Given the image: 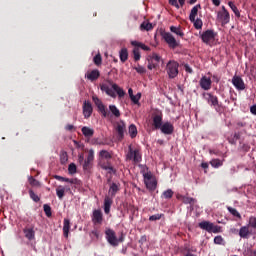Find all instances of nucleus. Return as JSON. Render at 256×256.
I'll return each instance as SVG.
<instances>
[{"mask_svg":"<svg viewBox=\"0 0 256 256\" xmlns=\"http://www.w3.org/2000/svg\"><path fill=\"white\" fill-rule=\"evenodd\" d=\"M100 89L110 97L115 98L117 95L120 99L125 97V90H123V88L119 87L117 84H112V88H110L108 84H101ZM115 93H117V95Z\"/></svg>","mask_w":256,"mask_h":256,"instance_id":"f257e3e1","label":"nucleus"},{"mask_svg":"<svg viewBox=\"0 0 256 256\" xmlns=\"http://www.w3.org/2000/svg\"><path fill=\"white\" fill-rule=\"evenodd\" d=\"M105 235L106 240L111 247H119V243L125 241V235H123V233L117 238V234L111 228L106 229Z\"/></svg>","mask_w":256,"mask_h":256,"instance_id":"f03ea898","label":"nucleus"},{"mask_svg":"<svg viewBox=\"0 0 256 256\" xmlns=\"http://www.w3.org/2000/svg\"><path fill=\"white\" fill-rule=\"evenodd\" d=\"M130 44L132 45V47H134L133 49L134 61H140L141 59V52L139 51V49H143V51H151V48L149 46L137 40L131 41Z\"/></svg>","mask_w":256,"mask_h":256,"instance_id":"7ed1b4c3","label":"nucleus"},{"mask_svg":"<svg viewBox=\"0 0 256 256\" xmlns=\"http://www.w3.org/2000/svg\"><path fill=\"white\" fill-rule=\"evenodd\" d=\"M127 161H134V163H141L142 156H141V149L133 148V145L128 146V153L126 154Z\"/></svg>","mask_w":256,"mask_h":256,"instance_id":"20e7f679","label":"nucleus"},{"mask_svg":"<svg viewBox=\"0 0 256 256\" xmlns=\"http://www.w3.org/2000/svg\"><path fill=\"white\" fill-rule=\"evenodd\" d=\"M142 175L144 178L145 186L148 189V191H155V189H157V180L153 178V174L151 173V171H142Z\"/></svg>","mask_w":256,"mask_h":256,"instance_id":"39448f33","label":"nucleus"},{"mask_svg":"<svg viewBox=\"0 0 256 256\" xmlns=\"http://www.w3.org/2000/svg\"><path fill=\"white\" fill-rule=\"evenodd\" d=\"M147 61H148L147 67L149 71H153V69H157V67H159V63H161V56L153 52L152 54L147 56Z\"/></svg>","mask_w":256,"mask_h":256,"instance_id":"423d86ee","label":"nucleus"},{"mask_svg":"<svg viewBox=\"0 0 256 256\" xmlns=\"http://www.w3.org/2000/svg\"><path fill=\"white\" fill-rule=\"evenodd\" d=\"M169 79H175L179 75V63L175 61H169L166 66Z\"/></svg>","mask_w":256,"mask_h":256,"instance_id":"0eeeda50","label":"nucleus"},{"mask_svg":"<svg viewBox=\"0 0 256 256\" xmlns=\"http://www.w3.org/2000/svg\"><path fill=\"white\" fill-rule=\"evenodd\" d=\"M217 37V32L213 29H208L200 35V38L205 45H210L211 41H215V38Z\"/></svg>","mask_w":256,"mask_h":256,"instance_id":"6e6552de","label":"nucleus"},{"mask_svg":"<svg viewBox=\"0 0 256 256\" xmlns=\"http://www.w3.org/2000/svg\"><path fill=\"white\" fill-rule=\"evenodd\" d=\"M198 227L200 229H203L204 231H207L208 233H220L221 227L215 226L213 223L209 221H202L198 224Z\"/></svg>","mask_w":256,"mask_h":256,"instance_id":"1a4fd4ad","label":"nucleus"},{"mask_svg":"<svg viewBox=\"0 0 256 256\" xmlns=\"http://www.w3.org/2000/svg\"><path fill=\"white\" fill-rule=\"evenodd\" d=\"M217 19L221 22L222 26L229 24V21H231V15L225 6H222V10L218 11Z\"/></svg>","mask_w":256,"mask_h":256,"instance_id":"9d476101","label":"nucleus"},{"mask_svg":"<svg viewBox=\"0 0 256 256\" xmlns=\"http://www.w3.org/2000/svg\"><path fill=\"white\" fill-rule=\"evenodd\" d=\"M202 97L211 107H219V98L211 92H204Z\"/></svg>","mask_w":256,"mask_h":256,"instance_id":"9b49d317","label":"nucleus"},{"mask_svg":"<svg viewBox=\"0 0 256 256\" xmlns=\"http://www.w3.org/2000/svg\"><path fill=\"white\" fill-rule=\"evenodd\" d=\"M163 39L166 41L167 45L170 47V49H177L179 47V41L175 39V36L169 32H165L163 34Z\"/></svg>","mask_w":256,"mask_h":256,"instance_id":"f8f14e48","label":"nucleus"},{"mask_svg":"<svg viewBox=\"0 0 256 256\" xmlns=\"http://www.w3.org/2000/svg\"><path fill=\"white\" fill-rule=\"evenodd\" d=\"M95 159V151L90 149L88 151V156L86 158V160L83 163V170L84 171H91V169H93V161Z\"/></svg>","mask_w":256,"mask_h":256,"instance_id":"ddd939ff","label":"nucleus"},{"mask_svg":"<svg viewBox=\"0 0 256 256\" xmlns=\"http://www.w3.org/2000/svg\"><path fill=\"white\" fill-rule=\"evenodd\" d=\"M153 127L155 129H161L163 125V112L157 110L152 114Z\"/></svg>","mask_w":256,"mask_h":256,"instance_id":"4468645a","label":"nucleus"},{"mask_svg":"<svg viewBox=\"0 0 256 256\" xmlns=\"http://www.w3.org/2000/svg\"><path fill=\"white\" fill-rule=\"evenodd\" d=\"M116 131L118 133V141H123V139H125V131H127V126L124 121H120L116 124Z\"/></svg>","mask_w":256,"mask_h":256,"instance_id":"2eb2a0df","label":"nucleus"},{"mask_svg":"<svg viewBox=\"0 0 256 256\" xmlns=\"http://www.w3.org/2000/svg\"><path fill=\"white\" fill-rule=\"evenodd\" d=\"M232 85L236 87L238 91H245V82L241 76L235 75L232 78Z\"/></svg>","mask_w":256,"mask_h":256,"instance_id":"dca6fc26","label":"nucleus"},{"mask_svg":"<svg viewBox=\"0 0 256 256\" xmlns=\"http://www.w3.org/2000/svg\"><path fill=\"white\" fill-rule=\"evenodd\" d=\"M159 129L164 135H173V131H175V127L171 122H165Z\"/></svg>","mask_w":256,"mask_h":256,"instance_id":"f3484780","label":"nucleus"},{"mask_svg":"<svg viewBox=\"0 0 256 256\" xmlns=\"http://www.w3.org/2000/svg\"><path fill=\"white\" fill-rule=\"evenodd\" d=\"M93 113V106L91 105V102L85 101L83 104V115L85 119H89Z\"/></svg>","mask_w":256,"mask_h":256,"instance_id":"a211bd4d","label":"nucleus"},{"mask_svg":"<svg viewBox=\"0 0 256 256\" xmlns=\"http://www.w3.org/2000/svg\"><path fill=\"white\" fill-rule=\"evenodd\" d=\"M200 87L201 89H203L204 91H209V89H211V78H207V76H203L200 81H199Z\"/></svg>","mask_w":256,"mask_h":256,"instance_id":"6ab92c4d","label":"nucleus"},{"mask_svg":"<svg viewBox=\"0 0 256 256\" xmlns=\"http://www.w3.org/2000/svg\"><path fill=\"white\" fill-rule=\"evenodd\" d=\"M97 109L99 113L102 115V117L104 118L109 117L110 115L109 109H107V107H105V105H103V102H101V100L99 99H97Z\"/></svg>","mask_w":256,"mask_h":256,"instance_id":"aec40b11","label":"nucleus"},{"mask_svg":"<svg viewBox=\"0 0 256 256\" xmlns=\"http://www.w3.org/2000/svg\"><path fill=\"white\" fill-rule=\"evenodd\" d=\"M24 237L28 239V241H33L35 239V229L33 227H25L23 229Z\"/></svg>","mask_w":256,"mask_h":256,"instance_id":"412c9836","label":"nucleus"},{"mask_svg":"<svg viewBox=\"0 0 256 256\" xmlns=\"http://www.w3.org/2000/svg\"><path fill=\"white\" fill-rule=\"evenodd\" d=\"M111 205H113V198L106 196L104 198V213L109 215L111 213Z\"/></svg>","mask_w":256,"mask_h":256,"instance_id":"4be33fe9","label":"nucleus"},{"mask_svg":"<svg viewBox=\"0 0 256 256\" xmlns=\"http://www.w3.org/2000/svg\"><path fill=\"white\" fill-rule=\"evenodd\" d=\"M251 227L249 224L246 226H242L239 230V236L241 239H249V235H251V231L249 230Z\"/></svg>","mask_w":256,"mask_h":256,"instance_id":"5701e85b","label":"nucleus"},{"mask_svg":"<svg viewBox=\"0 0 256 256\" xmlns=\"http://www.w3.org/2000/svg\"><path fill=\"white\" fill-rule=\"evenodd\" d=\"M100 167H102V169H104V171H107L108 175H115V173H117V170L111 166V162H107V163L101 162Z\"/></svg>","mask_w":256,"mask_h":256,"instance_id":"b1692460","label":"nucleus"},{"mask_svg":"<svg viewBox=\"0 0 256 256\" xmlns=\"http://www.w3.org/2000/svg\"><path fill=\"white\" fill-rule=\"evenodd\" d=\"M99 157H100V166H101V163H103V160L107 161V163H109V160L113 157L111 155V153H109V151L107 150H102L100 151L99 153Z\"/></svg>","mask_w":256,"mask_h":256,"instance_id":"393cba45","label":"nucleus"},{"mask_svg":"<svg viewBox=\"0 0 256 256\" xmlns=\"http://www.w3.org/2000/svg\"><path fill=\"white\" fill-rule=\"evenodd\" d=\"M199 9H201V4H197L196 6H194L191 9L190 15H189V20L190 21H195L198 13H199Z\"/></svg>","mask_w":256,"mask_h":256,"instance_id":"a878e982","label":"nucleus"},{"mask_svg":"<svg viewBox=\"0 0 256 256\" xmlns=\"http://www.w3.org/2000/svg\"><path fill=\"white\" fill-rule=\"evenodd\" d=\"M70 229H71V221H69V219L65 218L64 224H63V235L66 239H67V237H69Z\"/></svg>","mask_w":256,"mask_h":256,"instance_id":"bb28decb","label":"nucleus"},{"mask_svg":"<svg viewBox=\"0 0 256 256\" xmlns=\"http://www.w3.org/2000/svg\"><path fill=\"white\" fill-rule=\"evenodd\" d=\"M170 31L171 33H174L175 35H177L178 37H181L183 39V37H185V33L183 32V30H181V26H170Z\"/></svg>","mask_w":256,"mask_h":256,"instance_id":"cd10ccee","label":"nucleus"},{"mask_svg":"<svg viewBox=\"0 0 256 256\" xmlns=\"http://www.w3.org/2000/svg\"><path fill=\"white\" fill-rule=\"evenodd\" d=\"M65 191H67V187L65 186L60 185L56 188V195L60 201L63 200V197H65Z\"/></svg>","mask_w":256,"mask_h":256,"instance_id":"c85d7f7f","label":"nucleus"},{"mask_svg":"<svg viewBox=\"0 0 256 256\" xmlns=\"http://www.w3.org/2000/svg\"><path fill=\"white\" fill-rule=\"evenodd\" d=\"M119 57H120V61L122 63H125V61H127V59H129V51L127 50V48H122L120 50Z\"/></svg>","mask_w":256,"mask_h":256,"instance_id":"c756f323","label":"nucleus"},{"mask_svg":"<svg viewBox=\"0 0 256 256\" xmlns=\"http://www.w3.org/2000/svg\"><path fill=\"white\" fill-rule=\"evenodd\" d=\"M118 191H119V185H117V183L113 182L109 188V195H111V197L113 198V197H115V195H117Z\"/></svg>","mask_w":256,"mask_h":256,"instance_id":"7c9ffc66","label":"nucleus"},{"mask_svg":"<svg viewBox=\"0 0 256 256\" xmlns=\"http://www.w3.org/2000/svg\"><path fill=\"white\" fill-rule=\"evenodd\" d=\"M128 133L131 139H135V137H137V126H135V124H131L128 128Z\"/></svg>","mask_w":256,"mask_h":256,"instance_id":"2f4dec72","label":"nucleus"},{"mask_svg":"<svg viewBox=\"0 0 256 256\" xmlns=\"http://www.w3.org/2000/svg\"><path fill=\"white\" fill-rule=\"evenodd\" d=\"M85 77L89 80V81H96L97 80V70H92L91 72H87Z\"/></svg>","mask_w":256,"mask_h":256,"instance_id":"473e14b6","label":"nucleus"},{"mask_svg":"<svg viewBox=\"0 0 256 256\" xmlns=\"http://www.w3.org/2000/svg\"><path fill=\"white\" fill-rule=\"evenodd\" d=\"M82 133H83L84 137H88L89 138V137H93L94 131H93V129H91V128L87 127V126H84L82 128Z\"/></svg>","mask_w":256,"mask_h":256,"instance_id":"72a5a7b5","label":"nucleus"},{"mask_svg":"<svg viewBox=\"0 0 256 256\" xmlns=\"http://www.w3.org/2000/svg\"><path fill=\"white\" fill-rule=\"evenodd\" d=\"M110 112L112 113V115H114V117L119 118L121 117V111H119V109L117 108V106L115 105H110L109 106Z\"/></svg>","mask_w":256,"mask_h":256,"instance_id":"f704fd0d","label":"nucleus"},{"mask_svg":"<svg viewBox=\"0 0 256 256\" xmlns=\"http://www.w3.org/2000/svg\"><path fill=\"white\" fill-rule=\"evenodd\" d=\"M54 179H56L57 181H61L62 183H71L73 185V183H75V181L73 179H69V178H65L63 176H59V175H55Z\"/></svg>","mask_w":256,"mask_h":256,"instance_id":"c9c22d12","label":"nucleus"},{"mask_svg":"<svg viewBox=\"0 0 256 256\" xmlns=\"http://www.w3.org/2000/svg\"><path fill=\"white\" fill-rule=\"evenodd\" d=\"M174 194L171 189H167L162 193V199H172Z\"/></svg>","mask_w":256,"mask_h":256,"instance_id":"e433bc0d","label":"nucleus"},{"mask_svg":"<svg viewBox=\"0 0 256 256\" xmlns=\"http://www.w3.org/2000/svg\"><path fill=\"white\" fill-rule=\"evenodd\" d=\"M228 5L236 17H241V12H239V9L237 8L236 5H234L233 2H228Z\"/></svg>","mask_w":256,"mask_h":256,"instance_id":"4c0bfd02","label":"nucleus"},{"mask_svg":"<svg viewBox=\"0 0 256 256\" xmlns=\"http://www.w3.org/2000/svg\"><path fill=\"white\" fill-rule=\"evenodd\" d=\"M140 29H141V31H151V29H153V24H151L149 22H143L140 25Z\"/></svg>","mask_w":256,"mask_h":256,"instance_id":"58836bf2","label":"nucleus"},{"mask_svg":"<svg viewBox=\"0 0 256 256\" xmlns=\"http://www.w3.org/2000/svg\"><path fill=\"white\" fill-rule=\"evenodd\" d=\"M210 165H212L215 169H219V167H223V161L219 159H212L210 161Z\"/></svg>","mask_w":256,"mask_h":256,"instance_id":"ea45409f","label":"nucleus"},{"mask_svg":"<svg viewBox=\"0 0 256 256\" xmlns=\"http://www.w3.org/2000/svg\"><path fill=\"white\" fill-rule=\"evenodd\" d=\"M182 203H184V205H194L197 203V200L195 198L184 196Z\"/></svg>","mask_w":256,"mask_h":256,"instance_id":"a19ab883","label":"nucleus"},{"mask_svg":"<svg viewBox=\"0 0 256 256\" xmlns=\"http://www.w3.org/2000/svg\"><path fill=\"white\" fill-rule=\"evenodd\" d=\"M227 210L229 211V213H231V215H233V217H237L238 219H241V214L239 213V211H237V209L228 206Z\"/></svg>","mask_w":256,"mask_h":256,"instance_id":"79ce46f5","label":"nucleus"},{"mask_svg":"<svg viewBox=\"0 0 256 256\" xmlns=\"http://www.w3.org/2000/svg\"><path fill=\"white\" fill-rule=\"evenodd\" d=\"M28 182L32 187H41V183L35 179L33 176H30L28 178Z\"/></svg>","mask_w":256,"mask_h":256,"instance_id":"37998d69","label":"nucleus"},{"mask_svg":"<svg viewBox=\"0 0 256 256\" xmlns=\"http://www.w3.org/2000/svg\"><path fill=\"white\" fill-rule=\"evenodd\" d=\"M29 196L30 199H32V201H34L35 203H39L41 201V198H39V196L35 194L33 190H29Z\"/></svg>","mask_w":256,"mask_h":256,"instance_id":"c03bdc74","label":"nucleus"},{"mask_svg":"<svg viewBox=\"0 0 256 256\" xmlns=\"http://www.w3.org/2000/svg\"><path fill=\"white\" fill-rule=\"evenodd\" d=\"M191 23H194L195 29H202L203 28V20L194 18V21H191Z\"/></svg>","mask_w":256,"mask_h":256,"instance_id":"a18cd8bd","label":"nucleus"},{"mask_svg":"<svg viewBox=\"0 0 256 256\" xmlns=\"http://www.w3.org/2000/svg\"><path fill=\"white\" fill-rule=\"evenodd\" d=\"M134 70L139 73V75H145L147 73V69L141 65H137L134 67Z\"/></svg>","mask_w":256,"mask_h":256,"instance_id":"49530a36","label":"nucleus"},{"mask_svg":"<svg viewBox=\"0 0 256 256\" xmlns=\"http://www.w3.org/2000/svg\"><path fill=\"white\" fill-rule=\"evenodd\" d=\"M130 99L132 103H134V105H139V101L141 100V92H138L136 95L132 96Z\"/></svg>","mask_w":256,"mask_h":256,"instance_id":"de8ad7c7","label":"nucleus"},{"mask_svg":"<svg viewBox=\"0 0 256 256\" xmlns=\"http://www.w3.org/2000/svg\"><path fill=\"white\" fill-rule=\"evenodd\" d=\"M43 209L46 217H51L53 215V213L51 212V206H49L48 204H44Z\"/></svg>","mask_w":256,"mask_h":256,"instance_id":"09e8293b","label":"nucleus"},{"mask_svg":"<svg viewBox=\"0 0 256 256\" xmlns=\"http://www.w3.org/2000/svg\"><path fill=\"white\" fill-rule=\"evenodd\" d=\"M68 172L70 173V175H75V173H77V165H75V163L69 164Z\"/></svg>","mask_w":256,"mask_h":256,"instance_id":"8fccbe9b","label":"nucleus"},{"mask_svg":"<svg viewBox=\"0 0 256 256\" xmlns=\"http://www.w3.org/2000/svg\"><path fill=\"white\" fill-rule=\"evenodd\" d=\"M214 243H215V245H224L225 240L223 239V236H216L214 238Z\"/></svg>","mask_w":256,"mask_h":256,"instance_id":"3c124183","label":"nucleus"},{"mask_svg":"<svg viewBox=\"0 0 256 256\" xmlns=\"http://www.w3.org/2000/svg\"><path fill=\"white\" fill-rule=\"evenodd\" d=\"M248 225L252 227V229H256V217L251 216L248 221Z\"/></svg>","mask_w":256,"mask_h":256,"instance_id":"603ef678","label":"nucleus"},{"mask_svg":"<svg viewBox=\"0 0 256 256\" xmlns=\"http://www.w3.org/2000/svg\"><path fill=\"white\" fill-rule=\"evenodd\" d=\"M101 223H103V212L97 210V224L101 225Z\"/></svg>","mask_w":256,"mask_h":256,"instance_id":"864d4df0","label":"nucleus"},{"mask_svg":"<svg viewBox=\"0 0 256 256\" xmlns=\"http://www.w3.org/2000/svg\"><path fill=\"white\" fill-rule=\"evenodd\" d=\"M163 217V214H154L149 217V221H159Z\"/></svg>","mask_w":256,"mask_h":256,"instance_id":"5fc2aeb1","label":"nucleus"},{"mask_svg":"<svg viewBox=\"0 0 256 256\" xmlns=\"http://www.w3.org/2000/svg\"><path fill=\"white\" fill-rule=\"evenodd\" d=\"M68 159L69 158H68L66 152L62 153V155L60 156V161L62 164L67 163Z\"/></svg>","mask_w":256,"mask_h":256,"instance_id":"6e6d98bb","label":"nucleus"},{"mask_svg":"<svg viewBox=\"0 0 256 256\" xmlns=\"http://www.w3.org/2000/svg\"><path fill=\"white\" fill-rule=\"evenodd\" d=\"M240 148L242 149V151L247 153L251 149V146H249V144H242V145H240Z\"/></svg>","mask_w":256,"mask_h":256,"instance_id":"4d7b16f0","label":"nucleus"},{"mask_svg":"<svg viewBox=\"0 0 256 256\" xmlns=\"http://www.w3.org/2000/svg\"><path fill=\"white\" fill-rule=\"evenodd\" d=\"M92 221L94 225H97V209L93 210Z\"/></svg>","mask_w":256,"mask_h":256,"instance_id":"13d9d810","label":"nucleus"},{"mask_svg":"<svg viewBox=\"0 0 256 256\" xmlns=\"http://www.w3.org/2000/svg\"><path fill=\"white\" fill-rule=\"evenodd\" d=\"M169 5H172V7H176V9H179V2L177 0H169Z\"/></svg>","mask_w":256,"mask_h":256,"instance_id":"bf43d9fd","label":"nucleus"},{"mask_svg":"<svg viewBox=\"0 0 256 256\" xmlns=\"http://www.w3.org/2000/svg\"><path fill=\"white\" fill-rule=\"evenodd\" d=\"M66 131H73L75 129V126H73L72 124H67L65 126Z\"/></svg>","mask_w":256,"mask_h":256,"instance_id":"052dcab7","label":"nucleus"},{"mask_svg":"<svg viewBox=\"0 0 256 256\" xmlns=\"http://www.w3.org/2000/svg\"><path fill=\"white\" fill-rule=\"evenodd\" d=\"M102 63V58H101V53H97V66L99 67V65H101Z\"/></svg>","mask_w":256,"mask_h":256,"instance_id":"680f3d73","label":"nucleus"},{"mask_svg":"<svg viewBox=\"0 0 256 256\" xmlns=\"http://www.w3.org/2000/svg\"><path fill=\"white\" fill-rule=\"evenodd\" d=\"M78 161H79L80 164H83V163H84L85 157L83 156V154H80V155L78 156Z\"/></svg>","mask_w":256,"mask_h":256,"instance_id":"e2e57ef3","label":"nucleus"},{"mask_svg":"<svg viewBox=\"0 0 256 256\" xmlns=\"http://www.w3.org/2000/svg\"><path fill=\"white\" fill-rule=\"evenodd\" d=\"M139 243H147V236L144 235V236H141L140 240H139Z\"/></svg>","mask_w":256,"mask_h":256,"instance_id":"0e129e2a","label":"nucleus"},{"mask_svg":"<svg viewBox=\"0 0 256 256\" xmlns=\"http://www.w3.org/2000/svg\"><path fill=\"white\" fill-rule=\"evenodd\" d=\"M250 113H252V115H256V105L250 107Z\"/></svg>","mask_w":256,"mask_h":256,"instance_id":"69168bd1","label":"nucleus"},{"mask_svg":"<svg viewBox=\"0 0 256 256\" xmlns=\"http://www.w3.org/2000/svg\"><path fill=\"white\" fill-rule=\"evenodd\" d=\"M176 198L178 199V201H182L183 202V200L185 199V196L181 195V194H177Z\"/></svg>","mask_w":256,"mask_h":256,"instance_id":"338daca9","label":"nucleus"},{"mask_svg":"<svg viewBox=\"0 0 256 256\" xmlns=\"http://www.w3.org/2000/svg\"><path fill=\"white\" fill-rule=\"evenodd\" d=\"M250 256H256V250H251L250 251Z\"/></svg>","mask_w":256,"mask_h":256,"instance_id":"774afa93","label":"nucleus"}]
</instances>
